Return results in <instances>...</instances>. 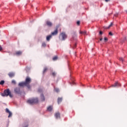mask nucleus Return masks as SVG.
I'll return each mask as SVG.
<instances>
[{"label":"nucleus","mask_w":127,"mask_h":127,"mask_svg":"<svg viewBox=\"0 0 127 127\" xmlns=\"http://www.w3.org/2000/svg\"><path fill=\"white\" fill-rule=\"evenodd\" d=\"M31 83V78L28 76H27L26 77L25 81L19 83V86H20V87H24L25 86L28 87V89H30V88H31V86H30V84Z\"/></svg>","instance_id":"f257e3e1"},{"label":"nucleus","mask_w":127,"mask_h":127,"mask_svg":"<svg viewBox=\"0 0 127 127\" xmlns=\"http://www.w3.org/2000/svg\"><path fill=\"white\" fill-rule=\"evenodd\" d=\"M1 95L2 97H8V96H9L10 98H12V95H11L9 89H5L3 93L1 94Z\"/></svg>","instance_id":"f03ea898"},{"label":"nucleus","mask_w":127,"mask_h":127,"mask_svg":"<svg viewBox=\"0 0 127 127\" xmlns=\"http://www.w3.org/2000/svg\"><path fill=\"white\" fill-rule=\"evenodd\" d=\"M38 102H39L38 98H36L28 100L27 103L30 104V105H34V104H38Z\"/></svg>","instance_id":"7ed1b4c3"},{"label":"nucleus","mask_w":127,"mask_h":127,"mask_svg":"<svg viewBox=\"0 0 127 127\" xmlns=\"http://www.w3.org/2000/svg\"><path fill=\"white\" fill-rule=\"evenodd\" d=\"M5 112L7 114H8V118H11L12 117V113L9 111L8 108H6Z\"/></svg>","instance_id":"20e7f679"},{"label":"nucleus","mask_w":127,"mask_h":127,"mask_svg":"<svg viewBox=\"0 0 127 127\" xmlns=\"http://www.w3.org/2000/svg\"><path fill=\"white\" fill-rule=\"evenodd\" d=\"M60 36L62 37L63 40H64L67 38V35H66V34L64 32L60 34Z\"/></svg>","instance_id":"39448f33"},{"label":"nucleus","mask_w":127,"mask_h":127,"mask_svg":"<svg viewBox=\"0 0 127 127\" xmlns=\"http://www.w3.org/2000/svg\"><path fill=\"white\" fill-rule=\"evenodd\" d=\"M122 86V84H121V83H118V82H116L115 83H114L113 85H112L110 87H114L116 88L117 87H121Z\"/></svg>","instance_id":"423d86ee"},{"label":"nucleus","mask_w":127,"mask_h":127,"mask_svg":"<svg viewBox=\"0 0 127 127\" xmlns=\"http://www.w3.org/2000/svg\"><path fill=\"white\" fill-rule=\"evenodd\" d=\"M58 34V29L57 28L52 33V35H57Z\"/></svg>","instance_id":"0eeeda50"},{"label":"nucleus","mask_w":127,"mask_h":127,"mask_svg":"<svg viewBox=\"0 0 127 127\" xmlns=\"http://www.w3.org/2000/svg\"><path fill=\"white\" fill-rule=\"evenodd\" d=\"M55 117L56 119H60V113L59 112H57L55 114Z\"/></svg>","instance_id":"6e6552de"},{"label":"nucleus","mask_w":127,"mask_h":127,"mask_svg":"<svg viewBox=\"0 0 127 127\" xmlns=\"http://www.w3.org/2000/svg\"><path fill=\"white\" fill-rule=\"evenodd\" d=\"M41 102H44L45 101V97H44V95L41 94Z\"/></svg>","instance_id":"1a4fd4ad"},{"label":"nucleus","mask_w":127,"mask_h":127,"mask_svg":"<svg viewBox=\"0 0 127 127\" xmlns=\"http://www.w3.org/2000/svg\"><path fill=\"white\" fill-rule=\"evenodd\" d=\"M52 110H53V106H50L47 108V110L49 112H51V111H52Z\"/></svg>","instance_id":"9d476101"},{"label":"nucleus","mask_w":127,"mask_h":127,"mask_svg":"<svg viewBox=\"0 0 127 127\" xmlns=\"http://www.w3.org/2000/svg\"><path fill=\"white\" fill-rule=\"evenodd\" d=\"M46 24L48 25V26H52V23L50 21H47Z\"/></svg>","instance_id":"9b49d317"},{"label":"nucleus","mask_w":127,"mask_h":127,"mask_svg":"<svg viewBox=\"0 0 127 127\" xmlns=\"http://www.w3.org/2000/svg\"><path fill=\"white\" fill-rule=\"evenodd\" d=\"M9 77H10V78L12 77H14V73L13 72H9L8 74Z\"/></svg>","instance_id":"f8f14e48"},{"label":"nucleus","mask_w":127,"mask_h":127,"mask_svg":"<svg viewBox=\"0 0 127 127\" xmlns=\"http://www.w3.org/2000/svg\"><path fill=\"white\" fill-rule=\"evenodd\" d=\"M79 33L80 34H83V35H87V31H80Z\"/></svg>","instance_id":"ddd939ff"},{"label":"nucleus","mask_w":127,"mask_h":127,"mask_svg":"<svg viewBox=\"0 0 127 127\" xmlns=\"http://www.w3.org/2000/svg\"><path fill=\"white\" fill-rule=\"evenodd\" d=\"M52 37V35H49L47 36L46 39L47 41H49L50 40V39Z\"/></svg>","instance_id":"4468645a"},{"label":"nucleus","mask_w":127,"mask_h":127,"mask_svg":"<svg viewBox=\"0 0 127 127\" xmlns=\"http://www.w3.org/2000/svg\"><path fill=\"white\" fill-rule=\"evenodd\" d=\"M113 26V23H111V24L109 25L108 27H105V29H109L110 27H112Z\"/></svg>","instance_id":"2eb2a0df"},{"label":"nucleus","mask_w":127,"mask_h":127,"mask_svg":"<svg viewBox=\"0 0 127 127\" xmlns=\"http://www.w3.org/2000/svg\"><path fill=\"white\" fill-rule=\"evenodd\" d=\"M22 54V52L21 51H17L16 52V55H18V56L21 55Z\"/></svg>","instance_id":"dca6fc26"},{"label":"nucleus","mask_w":127,"mask_h":127,"mask_svg":"<svg viewBox=\"0 0 127 127\" xmlns=\"http://www.w3.org/2000/svg\"><path fill=\"white\" fill-rule=\"evenodd\" d=\"M62 102V98H59L58 99V104H60Z\"/></svg>","instance_id":"f3484780"},{"label":"nucleus","mask_w":127,"mask_h":127,"mask_svg":"<svg viewBox=\"0 0 127 127\" xmlns=\"http://www.w3.org/2000/svg\"><path fill=\"white\" fill-rule=\"evenodd\" d=\"M47 70H48V69L47 68V67H45L44 68V70H43V74H44V73H46Z\"/></svg>","instance_id":"a211bd4d"},{"label":"nucleus","mask_w":127,"mask_h":127,"mask_svg":"<svg viewBox=\"0 0 127 127\" xmlns=\"http://www.w3.org/2000/svg\"><path fill=\"white\" fill-rule=\"evenodd\" d=\"M57 59H58V57H57V56H55L53 58V60H54V61L57 60Z\"/></svg>","instance_id":"6ab92c4d"},{"label":"nucleus","mask_w":127,"mask_h":127,"mask_svg":"<svg viewBox=\"0 0 127 127\" xmlns=\"http://www.w3.org/2000/svg\"><path fill=\"white\" fill-rule=\"evenodd\" d=\"M38 93H42V89L41 88H39L38 90Z\"/></svg>","instance_id":"aec40b11"},{"label":"nucleus","mask_w":127,"mask_h":127,"mask_svg":"<svg viewBox=\"0 0 127 127\" xmlns=\"http://www.w3.org/2000/svg\"><path fill=\"white\" fill-rule=\"evenodd\" d=\"M3 84H4V80H1V81H0V85H3Z\"/></svg>","instance_id":"412c9836"},{"label":"nucleus","mask_w":127,"mask_h":127,"mask_svg":"<svg viewBox=\"0 0 127 127\" xmlns=\"http://www.w3.org/2000/svg\"><path fill=\"white\" fill-rule=\"evenodd\" d=\"M42 46H43V47H46V44L45 43H43Z\"/></svg>","instance_id":"4be33fe9"},{"label":"nucleus","mask_w":127,"mask_h":127,"mask_svg":"<svg viewBox=\"0 0 127 127\" xmlns=\"http://www.w3.org/2000/svg\"><path fill=\"white\" fill-rule=\"evenodd\" d=\"M119 60H120V61H121L122 62H124V58H120Z\"/></svg>","instance_id":"5701e85b"},{"label":"nucleus","mask_w":127,"mask_h":127,"mask_svg":"<svg viewBox=\"0 0 127 127\" xmlns=\"http://www.w3.org/2000/svg\"><path fill=\"white\" fill-rule=\"evenodd\" d=\"M55 91L57 92V93H58L59 92V89L58 88H55Z\"/></svg>","instance_id":"b1692460"},{"label":"nucleus","mask_w":127,"mask_h":127,"mask_svg":"<svg viewBox=\"0 0 127 127\" xmlns=\"http://www.w3.org/2000/svg\"><path fill=\"white\" fill-rule=\"evenodd\" d=\"M104 41H105V42H107V41H108V39L107 37L104 38Z\"/></svg>","instance_id":"393cba45"},{"label":"nucleus","mask_w":127,"mask_h":127,"mask_svg":"<svg viewBox=\"0 0 127 127\" xmlns=\"http://www.w3.org/2000/svg\"><path fill=\"white\" fill-rule=\"evenodd\" d=\"M75 84V82L74 81H72L71 82H70V85H74Z\"/></svg>","instance_id":"a878e982"},{"label":"nucleus","mask_w":127,"mask_h":127,"mask_svg":"<svg viewBox=\"0 0 127 127\" xmlns=\"http://www.w3.org/2000/svg\"><path fill=\"white\" fill-rule=\"evenodd\" d=\"M15 83H16L15 80H12V84H15Z\"/></svg>","instance_id":"bb28decb"},{"label":"nucleus","mask_w":127,"mask_h":127,"mask_svg":"<svg viewBox=\"0 0 127 127\" xmlns=\"http://www.w3.org/2000/svg\"><path fill=\"white\" fill-rule=\"evenodd\" d=\"M52 75L54 76V77H55V76L56 75V73H55V72H53Z\"/></svg>","instance_id":"cd10ccee"},{"label":"nucleus","mask_w":127,"mask_h":127,"mask_svg":"<svg viewBox=\"0 0 127 127\" xmlns=\"http://www.w3.org/2000/svg\"><path fill=\"white\" fill-rule=\"evenodd\" d=\"M77 25H80V21H78L77 22Z\"/></svg>","instance_id":"c85d7f7f"},{"label":"nucleus","mask_w":127,"mask_h":127,"mask_svg":"<svg viewBox=\"0 0 127 127\" xmlns=\"http://www.w3.org/2000/svg\"><path fill=\"white\" fill-rule=\"evenodd\" d=\"M109 35H111V36H113V33L110 32L109 33Z\"/></svg>","instance_id":"c756f323"},{"label":"nucleus","mask_w":127,"mask_h":127,"mask_svg":"<svg viewBox=\"0 0 127 127\" xmlns=\"http://www.w3.org/2000/svg\"><path fill=\"white\" fill-rule=\"evenodd\" d=\"M2 50V47H1V46H0V51H1Z\"/></svg>","instance_id":"7c9ffc66"},{"label":"nucleus","mask_w":127,"mask_h":127,"mask_svg":"<svg viewBox=\"0 0 127 127\" xmlns=\"http://www.w3.org/2000/svg\"><path fill=\"white\" fill-rule=\"evenodd\" d=\"M99 34H100L101 35H102V34H103V32H102L101 31H100L99 32Z\"/></svg>","instance_id":"2f4dec72"},{"label":"nucleus","mask_w":127,"mask_h":127,"mask_svg":"<svg viewBox=\"0 0 127 127\" xmlns=\"http://www.w3.org/2000/svg\"><path fill=\"white\" fill-rule=\"evenodd\" d=\"M106 2H108V1H110L111 0H105Z\"/></svg>","instance_id":"473e14b6"},{"label":"nucleus","mask_w":127,"mask_h":127,"mask_svg":"<svg viewBox=\"0 0 127 127\" xmlns=\"http://www.w3.org/2000/svg\"><path fill=\"white\" fill-rule=\"evenodd\" d=\"M76 46H77V44H75L74 46V48H76Z\"/></svg>","instance_id":"72a5a7b5"},{"label":"nucleus","mask_w":127,"mask_h":127,"mask_svg":"<svg viewBox=\"0 0 127 127\" xmlns=\"http://www.w3.org/2000/svg\"><path fill=\"white\" fill-rule=\"evenodd\" d=\"M102 40H103V38H101L100 39V41H102Z\"/></svg>","instance_id":"f704fd0d"},{"label":"nucleus","mask_w":127,"mask_h":127,"mask_svg":"<svg viewBox=\"0 0 127 127\" xmlns=\"http://www.w3.org/2000/svg\"><path fill=\"white\" fill-rule=\"evenodd\" d=\"M125 40H127V38H125Z\"/></svg>","instance_id":"c9c22d12"},{"label":"nucleus","mask_w":127,"mask_h":127,"mask_svg":"<svg viewBox=\"0 0 127 127\" xmlns=\"http://www.w3.org/2000/svg\"><path fill=\"white\" fill-rule=\"evenodd\" d=\"M14 91H15H15H16L15 89L14 90Z\"/></svg>","instance_id":"e433bc0d"}]
</instances>
